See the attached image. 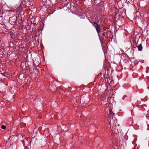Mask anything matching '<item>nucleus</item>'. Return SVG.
<instances>
[{
  "mask_svg": "<svg viewBox=\"0 0 149 149\" xmlns=\"http://www.w3.org/2000/svg\"><path fill=\"white\" fill-rule=\"evenodd\" d=\"M102 35L103 36H105V32H103V33H102Z\"/></svg>",
  "mask_w": 149,
  "mask_h": 149,
  "instance_id": "nucleus-10",
  "label": "nucleus"
},
{
  "mask_svg": "<svg viewBox=\"0 0 149 149\" xmlns=\"http://www.w3.org/2000/svg\"><path fill=\"white\" fill-rule=\"evenodd\" d=\"M137 47H138V51H142L143 49V47L141 44H140L138 46L137 45Z\"/></svg>",
  "mask_w": 149,
  "mask_h": 149,
  "instance_id": "nucleus-4",
  "label": "nucleus"
},
{
  "mask_svg": "<svg viewBox=\"0 0 149 149\" xmlns=\"http://www.w3.org/2000/svg\"><path fill=\"white\" fill-rule=\"evenodd\" d=\"M1 127L3 129H5L6 128V126L4 125H1Z\"/></svg>",
  "mask_w": 149,
  "mask_h": 149,
  "instance_id": "nucleus-7",
  "label": "nucleus"
},
{
  "mask_svg": "<svg viewBox=\"0 0 149 149\" xmlns=\"http://www.w3.org/2000/svg\"><path fill=\"white\" fill-rule=\"evenodd\" d=\"M148 77V78H149V77Z\"/></svg>",
  "mask_w": 149,
  "mask_h": 149,
  "instance_id": "nucleus-11",
  "label": "nucleus"
},
{
  "mask_svg": "<svg viewBox=\"0 0 149 149\" xmlns=\"http://www.w3.org/2000/svg\"><path fill=\"white\" fill-rule=\"evenodd\" d=\"M126 52L127 54H126L125 55L127 56V58H129L130 56H132L133 53V51L132 53V49H129L126 51Z\"/></svg>",
  "mask_w": 149,
  "mask_h": 149,
  "instance_id": "nucleus-3",
  "label": "nucleus"
},
{
  "mask_svg": "<svg viewBox=\"0 0 149 149\" xmlns=\"http://www.w3.org/2000/svg\"><path fill=\"white\" fill-rule=\"evenodd\" d=\"M109 112H110L109 114H113V115L114 114V113H113L111 109H109Z\"/></svg>",
  "mask_w": 149,
  "mask_h": 149,
  "instance_id": "nucleus-6",
  "label": "nucleus"
},
{
  "mask_svg": "<svg viewBox=\"0 0 149 149\" xmlns=\"http://www.w3.org/2000/svg\"><path fill=\"white\" fill-rule=\"evenodd\" d=\"M29 23L31 24H34V23L31 20H30L29 22Z\"/></svg>",
  "mask_w": 149,
  "mask_h": 149,
  "instance_id": "nucleus-9",
  "label": "nucleus"
},
{
  "mask_svg": "<svg viewBox=\"0 0 149 149\" xmlns=\"http://www.w3.org/2000/svg\"><path fill=\"white\" fill-rule=\"evenodd\" d=\"M93 26L95 28L99 36H100V33L101 32V26L96 22H93L92 23Z\"/></svg>",
  "mask_w": 149,
  "mask_h": 149,
  "instance_id": "nucleus-2",
  "label": "nucleus"
},
{
  "mask_svg": "<svg viewBox=\"0 0 149 149\" xmlns=\"http://www.w3.org/2000/svg\"><path fill=\"white\" fill-rule=\"evenodd\" d=\"M113 115H113V114H111L109 115V119L110 120L109 124L110 125L111 124V119L112 120L113 119Z\"/></svg>",
  "mask_w": 149,
  "mask_h": 149,
  "instance_id": "nucleus-5",
  "label": "nucleus"
},
{
  "mask_svg": "<svg viewBox=\"0 0 149 149\" xmlns=\"http://www.w3.org/2000/svg\"><path fill=\"white\" fill-rule=\"evenodd\" d=\"M124 138L126 140H127L128 139V136H127L125 135L124 136Z\"/></svg>",
  "mask_w": 149,
  "mask_h": 149,
  "instance_id": "nucleus-8",
  "label": "nucleus"
},
{
  "mask_svg": "<svg viewBox=\"0 0 149 149\" xmlns=\"http://www.w3.org/2000/svg\"><path fill=\"white\" fill-rule=\"evenodd\" d=\"M116 120H114L113 124L112 129H111L112 132L113 131L116 133H118L121 130V127L119 124L117 123Z\"/></svg>",
  "mask_w": 149,
  "mask_h": 149,
  "instance_id": "nucleus-1",
  "label": "nucleus"
}]
</instances>
